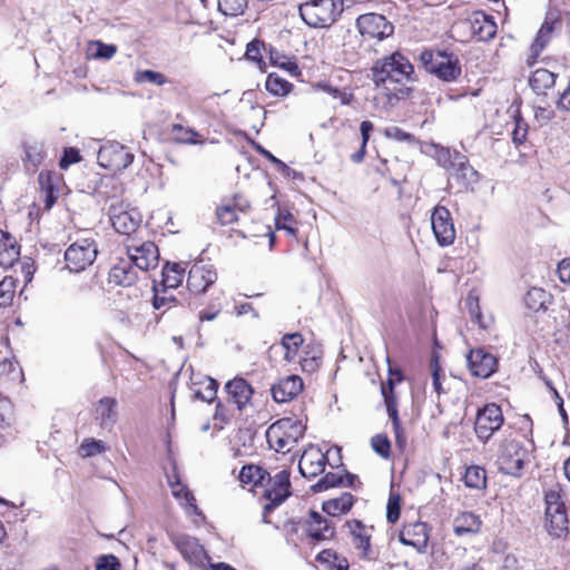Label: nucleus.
<instances>
[{
	"label": "nucleus",
	"instance_id": "18",
	"mask_svg": "<svg viewBox=\"0 0 570 570\" xmlns=\"http://www.w3.org/2000/svg\"><path fill=\"white\" fill-rule=\"evenodd\" d=\"M306 532L314 541L331 540L335 534V525L321 513L311 511L306 522Z\"/></svg>",
	"mask_w": 570,
	"mask_h": 570
},
{
	"label": "nucleus",
	"instance_id": "29",
	"mask_svg": "<svg viewBox=\"0 0 570 570\" xmlns=\"http://www.w3.org/2000/svg\"><path fill=\"white\" fill-rule=\"evenodd\" d=\"M354 504V497L345 492L341 497L327 500L323 503V511L332 517L341 515L350 511Z\"/></svg>",
	"mask_w": 570,
	"mask_h": 570
},
{
	"label": "nucleus",
	"instance_id": "59",
	"mask_svg": "<svg viewBox=\"0 0 570 570\" xmlns=\"http://www.w3.org/2000/svg\"><path fill=\"white\" fill-rule=\"evenodd\" d=\"M38 180H39V184L41 185V188L47 190V199H46L47 207H51V205L55 202V197L52 195L53 188H52V185L50 184V175L40 173Z\"/></svg>",
	"mask_w": 570,
	"mask_h": 570
},
{
	"label": "nucleus",
	"instance_id": "1",
	"mask_svg": "<svg viewBox=\"0 0 570 570\" xmlns=\"http://www.w3.org/2000/svg\"><path fill=\"white\" fill-rule=\"evenodd\" d=\"M372 79L387 104L394 106L411 95L416 76L410 60L396 51L375 61L372 67Z\"/></svg>",
	"mask_w": 570,
	"mask_h": 570
},
{
	"label": "nucleus",
	"instance_id": "51",
	"mask_svg": "<svg viewBox=\"0 0 570 570\" xmlns=\"http://www.w3.org/2000/svg\"><path fill=\"white\" fill-rule=\"evenodd\" d=\"M372 449L382 458L390 456L391 443L386 435L376 434L371 439Z\"/></svg>",
	"mask_w": 570,
	"mask_h": 570
},
{
	"label": "nucleus",
	"instance_id": "12",
	"mask_svg": "<svg viewBox=\"0 0 570 570\" xmlns=\"http://www.w3.org/2000/svg\"><path fill=\"white\" fill-rule=\"evenodd\" d=\"M108 213L112 227L119 234L129 236L141 224L140 213L124 203L111 204Z\"/></svg>",
	"mask_w": 570,
	"mask_h": 570
},
{
	"label": "nucleus",
	"instance_id": "46",
	"mask_svg": "<svg viewBox=\"0 0 570 570\" xmlns=\"http://www.w3.org/2000/svg\"><path fill=\"white\" fill-rule=\"evenodd\" d=\"M135 81L139 82V83L148 81V82L155 83L157 86H164L165 83L168 82V79L161 72L147 69V70H138L135 75Z\"/></svg>",
	"mask_w": 570,
	"mask_h": 570
},
{
	"label": "nucleus",
	"instance_id": "26",
	"mask_svg": "<svg viewBox=\"0 0 570 570\" xmlns=\"http://www.w3.org/2000/svg\"><path fill=\"white\" fill-rule=\"evenodd\" d=\"M451 169L453 175L461 179L463 184L478 181V171L469 164L468 158L459 151H454Z\"/></svg>",
	"mask_w": 570,
	"mask_h": 570
},
{
	"label": "nucleus",
	"instance_id": "47",
	"mask_svg": "<svg viewBox=\"0 0 570 570\" xmlns=\"http://www.w3.org/2000/svg\"><path fill=\"white\" fill-rule=\"evenodd\" d=\"M106 450L105 443L100 440L85 439L79 448L82 458H90L102 453Z\"/></svg>",
	"mask_w": 570,
	"mask_h": 570
},
{
	"label": "nucleus",
	"instance_id": "27",
	"mask_svg": "<svg viewBox=\"0 0 570 570\" xmlns=\"http://www.w3.org/2000/svg\"><path fill=\"white\" fill-rule=\"evenodd\" d=\"M117 401L112 397H102L96 407L97 419L102 428H110L117 420Z\"/></svg>",
	"mask_w": 570,
	"mask_h": 570
},
{
	"label": "nucleus",
	"instance_id": "58",
	"mask_svg": "<svg viewBox=\"0 0 570 570\" xmlns=\"http://www.w3.org/2000/svg\"><path fill=\"white\" fill-rule=\"evenodd\" d=\"M528 132V125L521 118L515 117V126L512 131V139L517 145L522 144L525 140Z\"/></svg>",
	"mask_w": 570,
	"mask_h": 570
},
{
	"label": "nucleus",
	"instance_id": "17",
	"mask_svg": "<svg viewBox=\"0 0 570 570\" xmlns=\"http://www.w3.org/2000/svg\"><path fill=\"white\" fill-rule=\"evenodd\" d=\"M175 546L188 563L204 566L207 554L197 539L185 534L179 535L175 540Z\"/></svg>",
	"mask_w": 570,
	"mask_h": 570
},
{
	"label": "nucleus",
	"instance_id": "10",
	"mask_svg": "<svg viewBox=\"0 0 570 570\" xmlns=\"http://www.w3.org/2000/svg\"><path fill=\"white\" fill-rule=\"evenodd\" d=\"M97 159L101 167L112 171H120L132 163L134 155L124 145L117 141H109L100 147Z\"/></svg>",
	"mask_w": 570,
	"mask_h": 570
},
{
	"label": "nucleus",
	"instance_id": "50",
	"mask_svg": "<svg viewBox=\"0 0 570 570\" xmlns=\"http://www.w3.org/2000/svg\"><path fill=\"white\" fill-rule=\"evenodd\" d=\"M169 288L163 287L161 291L155 288V295L153 299V306L155 309H160L163 307L170 308L173 303H176V297L168 293Z\"/></svg>",
	"mask_w": 570,
	"mask_h": 570
},
{
	"label": "nucleus",
	"instance_id": "41",
	"mask_svg": "<svg viewBox=\"0 0 570 570\" xmlns=\"http://www.w3.org/2000/svg\"><path fill=\"white\" fill-rule=\"evenodd\" d=\"M546 518L567 512L561 494L556 489H550L546 493Z\"/></svg>",
	"mask_w": 570,
	"mask_h": 570
},
{
	"label": "nucleus",
	"instance_id": "34",
	"mask_svg": "<svg viewBox=\"0 0 570 570\" xmlns=\"http://www.w3.org/2000/svg\"><path fill=\"white\" fill-rule=\"evenodd\" d=\"M185 269L178 263H167L163 268V287L176 288L184 279Z\"/></svg>",
	"mask_w": 570,
	"mask_h": 570
},
{
	"label": "nucleus",
	"instance_id": "28",
	"mask_svg": "<svg viewBox=\"0 0 570 570\" xmlns=\"http://www.w3.org/2000/svg\"><path fill=\"white\" fill-rule=\"evenodd\" d=\"M552 296L541 287H531L524 296L525 306L532 312L546 311Z\"/></svg>",
	"mask_w": 570,
	"mask_h": 570
},
{
	"label": "nucleus",
	"instance_id": "6",
	"mask_svg": "<svg viewBox=\"0 0 570 570\" xmlns=\"http://www.w3.org/2000/svg\"><path fill=\"white\" fill-rule=\"evenodd\" d=\"M97 254L98 248L94 238H78L65 252L66 267L73 273L82 272L92 265Z\"/></svg>",
	"mask_w": 570,
	"mask_h": 570
},
{
	"label": "nucleus",
	"instance_id": "55",
	"mask_svg": "<svg viewBox=\"0 0 570 570\" xmlns=\"http://www.w3.org/2000/svg\"><path fill=\"white\" fill-rule=\"evenodd\" d=\"M381 393L384 399L386 410L391 409V406H396V397L394 394V381L392 379H389L386 384L382 385Z\"/></svg>",
	"mask_w": 570,
	"mask_h": 570
},
{
	"label": "nucleus",
	"instance_id": "44",
	"mask_svg": "<svg viewBox=\"0 0 570 570\" xmlns=\"http://www.w3.org/2000/svg\"><path fill=\"white\" fill-rule=\"evenodd\" d=\"M344 484V478L341 473L328 472L322 479H320L315 484L311 487V490L314 493L326 491L331 488L338 487Z\"/></svg>",
	"mask_w": 570,
	"mask_h": 570
},
{
	"label": "nucleus",
	"instance_id": "25",
	"mask_svg": "<svg viewBox=\"0 0 570 570\" xmlns=\"http://www.w3.org/2000/svg\"><path fill=\"white\" fill-rule=\"evenodd\" d=\"M19 256L20 247L16 239L0 229V266L6 269L12 267Z\"/></svg>",
	"mask_w": 570,
	"mask_h": 570
},
{
	"label": "nucleus",
	"instance_id": "5",
	"mask_svg": "<svg viewBox=\"0 0 570 570\" xmlns=\"http://www.w3.org/2000/svg\"><path fill=\"white\" fill-rule=\"evenodd\" d=\"M529 461V451L522 442L504 440L498 452L497 464L500 472L511 476H521L524 464Z\"/></svg>",
	"mask_w": 570,
	"mask_h": 570
},
{
	"label": "nucleus",
	"instance_id": "32",
	"mask_svg": "<svg viewBox=\"0 0 570 570\" xmlns=\"http://www.w3.org/2000/svg\"><path fill=\"white\" fill-rule=\"evenodd\" d=\"M554 20L547 19L541 28L539 29L537 37L531 45V56L537 58L541 51L546 48V46L549 43L553 29H554Z\"/></svg>",
	"mask_w": 570,
	"mask_h": 570
},
{
	"label": "nucleus",
	"instance_id": "48",
	"mask_svg": "<svg viewBox=\"0 0 570 570\" xmlns=\"http://www.w3.org/2000/svg\"><path fill=\"white\" fill-rule=\"evenodd\" d=\"M384 136L389 139H393V140L401 141V142H406L410 145L415 142V137L412 134L403 130L402 128H400L397 126L386 127L384 129Z\"/></svg>",
	"mask_w": 570,
	"mask_h": 570
},
{
	"label": "nucleus",
	"instance_id": "16",
	"mask_svg": "<svg viewBox=\"0 0 570 570\" xmlns=\"http://www.w3.org/2000/svg\"><path fill=\"white\" fill-rule=\"evenodd\" d=\"M217 279V273L210 265L194 264L188 273L187 287L193 294L205 293Z\"/></svg>",
	"mask_w": 570,
	"mask_h": 570
},
{
	"label": "nucleus",
	"instance_id": "40",
	"mask_svg": "<svg viewBox=\"0 0 570 570\" xmlns=\"http://www.w3.org/2000/svg\"><path fill=\"white\" fill-rule=\"evenodd\" d=\"M265 88L274 96H284L291 91L292 83L276 73H269L265 82Z\"/></svg>",
	"mask_w": 570,
	"mask_h": 570
},
{
	"label": "nucleus",
	"instance_id": "15",
	"mask_svg": "<svg viewBox=\"0 0 570 570\" xmlns=\"http://www.w3.org/2000/svg\"><path fill=\"white\" fill-rule=\"evenodd\" d=\"M327 463V456L314 445H309L302 454L298 463L301 474L306 479L320 475Z\"/></svg>",
	"mask_w": 570,
	"mask_h": 570
},
{
	"label": "nucleus",
	"instance_id": "54",
	"mask_svg": "<svg viewBox=\"0 0 570 570\" xmlns=\"http://www.w3.org/2000/svg\"><path fill=\"white\" fill-rule=\"evenodd\" d=\"M174 132H177V140L185 144H197L196 137L199 135L191 129H184L181 125H175L173 128Z\"/></svg>",
	"mask_w": 570,
	"mask_h": 570
},
{
	"label": "nucleus",
	"instance_id": "42",
	"mask_svg": "<svg viewBox=\"0 0 570 570\" xmlns=\"http://www.w3.org/2000/svg\"><path fill=\"white\" fill-rule=\"evenodd\" d=\"M17 287V279L12 276H6L0 282V308L12 304Z\"/></svg>",
	"mask_w": 570,
	"mask_h": 570
},
{
	"label": "nucleus",
	"instance_id": "4",
	"mask_svg": "<svg viewBox=\"0 0 570 570\" xmlns=\"http://www.w3.org/2000/svg\"><path fill=\"white\" fill-rule=\"evenodd\" d=\"M420 61L429 73L445 82L454 81L461 75L459 59L445 52L424 50L420 55Z\"/></svg>",
	"mask_w": 570,
	"mask_h": 570
},
{
	"label": "nucleus",
	"instance_id": "43",
	"mask_svg": "<svg viewBox=\"0 0 570 570\" xmlns=\"http://www.w3.org/2000/svg\"><path fill=\"white\" fill-rule=\"evenodd\" d=\"M267 472L256 465L243 466L239 472V480L245 484L253 483L255 485L263 483Z\"/></svg>",
	"mask_w": 570,
	"mask_h": 570
},
{
	"label": "nucleus",
	"instance_id": "7",
	"mask_svg": "<svg viewBox=\"0 0 570 570\" xmlns=\"http://www.w3.org/2000/svg\"><path fill=\"white\" fill-rule=\"evenodd\" d=\"M289 471L281 470L269 478V485L264 491V498L268 501L263 509V522L269 523L268 514L291 494Z\"/></svg>",
	"mask_w": 570,
	"mask_h": 570
},
{
	"label": "nucleus",
	"instance_id": "35",
	"mask_svg": "<svg viewBox=\"0 0 570 570\" xmlns=\"http://www.w3.org/2000/svg\"><path fill=\"white\" fill-rule=\"evenodd\" d=\"M304 338L301 333L285 334L281 341V347L284 350V358L287 362L295 361Z\"/></svg>",
	"mask_w": 570,
	"mask_h": 570
},
{
	"label": "nucleus",
	"instance_id": "11",
	"mask_svg": "<svg viewBox=\"0 0 570 570\" xmlns=\"http://www.w3.org/2000/svg\"><path fill=\"white\" fill-rule=\"evenodd\" d=\"M502 424L503 414L501 407L494 403H490L478 411L474 431L478 439L485 443Z\"/></svg>",
	"mask_w": 570,
	"mask_h": 570
},
{
	"label": "nucleus",
	"instance_id": "31",
	"mask_svg": "<svg viewBox=\"0 0 570 570\" xmlns=\"http://www.w3.org/2000/svg\"><path fill=\"white\" fill-rule=\"evenodd\" d=\"M481 521L478 515L472 512H463L454 520V531L462 535L465 533H475L480 530Z\"/></svg>",
	"mask_w": 570,
	"mask_h": 570
},
{
	"label": "nucleus",
	"instance_id": "45",
	"mask_svg": "<svg viewBox=\"0 0 570 570\" xmlns=\"http://www.w3.org/2000/svg\"><path fill=\"white\" fill-rule=\"evenodd\" d=\"M218 9L225 16H238L247 7V0H217Z\"/></svg>",
	"mask_w": 570,
	"mask_h": 570
},
{
	"label": "nucleus",
	"instance_id": "8",
	"mask_svg": "<svg viewBox=\"0 0 570 570\" xmlns=\"http://www.w3.org/2000/svg\"><path fill=\"white\" fill-rule=\"evenodd\" d=\"M125 246L129 261L136 268L147 272L158 266L159 252L155 243L128 238Z\"/></svg>",
	"mask_w": 570,
	"mask_h": 570
},
{
	"label": "nucleus",
	"instance_id": "37",
	"mask_svg": "<svg viewBox=\"0 0 570 570\" xmlns=\"http://www.w3.org/2000/svg\"><path fill=\"white\" fill-rule=\"evenodd\" d=\"M24 158L23 161L31 164L33 167H38L45 159L43 145L39 141H26L23 144Z\"/></svg>",
	"mask_w": 570,
	"mask_h": 570
},
{
	"label": "nucleus",
	"instance_id": "52",
	"mask_svg": "<svg viewBox=\"0 0 570 570\" xmlns=\"http://www.w3.org/2000/svg\"><path fill=\"white\" fill-rule=\"evenodd\" d=\"M12 423L11 402L0 394V426L9 428Z\"/></svg>",
	"mask_w": 570,
	"mask_h": 570
},
{
	"label": "nucleus",
	"instance_id": "62",
	"mask_svg": "<svg viewBox=\"0 0 570 570\" xmlns=\"http://www.w3.org/2000/svg\"><path fill=\"white\" fill-rule=\"evenodd\" d=\"M80 160V156L77 149L69 148L63 153L62 158L60 159V167L66 169L69 165L78 163Z\"/></svg>",
	"mask_w": 570,
	"mask_h": 570
},
{
	"label": "nucleus",
	"instance_id": "57",
	"mask_svg": "<svg viewBox=\"0 0 570 570\" xmlns=\"http://www.w3.org/2000/svg\"><path fill=\"white\" fill-rule=\"evenodd\" d=\"M432 370V385L433 390L438 395L445 393V390L442 386V376H441V367L436 360L431 363Z\"/></svg>",
	"mask_w": 570,
	"mask_h": 570
},
{
	"label": "nucleus",
	"instance_id": "61",
	"mask_svg": "<svg viewBox=\"0 0 570 570\" xmlns=\"http://www.w3.org/2000/svg\"><path fill=\"white\" fill-rule=\"evenodd\" d=\"M97 51L95 53L96 58L102 59H111L117 52V47L114 45H106L100 41H97Z\"/></svg>",
	"mask_w": 570,
	"mask_h": 570
},
{
	"label": "nucleus",
	"instance_id": "22",
	"mask_svg": "<svg viewBox=\"0 0 570 570\" xmlns=\"http://www.w3.org/2000/svg\"><path fill=\"white\" fill-rule=\"evenodd\" d=\"M228 401L234 403L238 410H243L253 395L252 386L242 377H235L225 385Z\"/></svg>",
	"mask_w": 570,
	"mask_h": 570
},
{
	"label": "nucleus",
	"instance_id": "19",
	"mask_svg": "<svg viewBox=\"0 0 570 570\" xmlns=\"http://www.w3.org/2000/svg\"><path fill=\"white\" fill-rule=\"evenodd\" d=\"M303 390V380L298 375H289L281 379L272 385V395L275 402H288L298 395Z\"/></svg>",
	"mask_w": 570,
	"mask_h": 570
},
{
	"label": "nucleus",
	"instance_id": "14",
	"mask_svg": "<svg viewBox=\"0 0 570 570\" xmlns=\"http://www.w3.org/2000/svg\"><path fill=\"white\" fill-rule=\"evenodd\" d=\"M466 362L471 374L480 379L490 377L498 365L495 356L483 348L471 350L466 356Z\"/></svg>",
	"mask_w": 570,
	"mask_h": 570
},
{
	"label": "nucleus",
	"instance_id": "20",
	"mask_svg": "<svg viewBox=\"0 0 570 570\" xmlns=\"http://www.w3.org/2000/svg\"><path fill=\"white\" fill-rule=\"evenodd\" d=\"M399 539L404 546H410L417 551H423L428 547L429 541L426 523L415 522L404 525Z\"/></svg>",
	"mask_w": 570,
	"mask_h": 570
},
{
	"label": "nucleus",
	"instance_id": "24",
	"mask_svg": "<svg viewBox=\"0 0 570 570\" xmlns=\"http://www.w3.org/2000/svg\"><path fill=\"white\" fill-rule=\"evenodd\" d=\"M470 30L479 41H488L495 36L497 24L492 17L476 12L470 20Z\"/></svg>",
	"mask_w": 570,
	"mask_h": 570
},
{
	"label": "nucleus",
	"instance_id": "60",
	"mask_svg": "<svg viewBox=\"0 0 570 570\" xmlns=\"http://www.w3.org/2000/svg\"><path fill=\"white\" fill-rule=\"evenodd\" d=\"M264 43L259 40H253L247 45L246 48V57L248 60H253L256 62H262L263 57L261 55V47H263Z\"/></svg>",
	"mask_w": 570,
	"mask_h": 570
},
{
	"label": "nucleus",
	"instance_id": "49",
	"mask_svg": "<svg viewBox=\"0 0 570 570\" xmlns=\"http://www.w3.org/2000/svg\"><path fill=\"white\" fill-rule=\"evenodd\" d=\"M216 216L222 225H230L238 219L237 212L227 202L217 208Z\"/></svg>",
	"mask_w": 570,
	"mask_h": 570
},
{
	"label": "nucleus",
	"instance_id": "39",
	"mask_svg": "<svg viewBox=\"0 0 570 570\" xmlns=\"http://www.w3.org/2000/svg\"><path fill=\"white\" fill-rule=\"evenodd\" d=\"M463 480L468 488L482 489L487 483L485 470L476 465L469 466Z\"/></svg>",
	"mask_w": 570,
	"mask_h": 570
},
{
	"label": "nucleus",
	"instance_id": "36",
	"mask_svg": "<svg viewBox=\"0 0 570 570\" xmlns=\"http://www.w3.org/2000/svg\"><path fill=\"white\" fill-rule=\"evenodd\" d=\"M203 386V387H194L193 389V392H194V396L196 399H199L204 402H213L216 397V394H217V390H218V383L216 380L209 377V376H206L204 377L203 381H200L199 383H194V386Z\"/></svg>",
	"mask_w": 570,
	"mask_h": 570
},
{
	"label": "nucleus",
	"instance_id": "64",
	"mask_svg": "<svg viewBox=\"0 0 570 570\" xmlns=\"http://www.w3.org/2000/svg\"><path fill=\"white\" fill-rule=\"evenodd\" d=\"M559 278L562 283H570V258H566L558 264Z\"/></svg>",
	"mask_w": 570,
	"mask_h": 570
},
{
	"label": "nucleus",
	"instance_id": "38",
	"mask_svg": "<svg viewBox=\"0 0 570 570\" xmlns=\"http://www.w3.org/2000/svg\"><path fill=\"white\" fill-rule=\"evenodd\" d=\"M546 527L550 535L561 538L568 531L567 512L546 518Z\"/></svg>",
	"mask_w": 570,
	"mask_h": 570
},
{
	"label": "nucleus",
	"instance_id": "53",
	"mask_svg": "<svg viewBox=\"0 0 570 570\" xmlns=\"http://www.w3.org/2000/svg\"><path fill=\"white\" fill-rule=\"evenodd\" d=\"M96 570H120V562L114 554H106L98 558Z\"/></svg>",
	"mask_w": 570,
	"mask_h": 570
},
{
	"label": "nucleus",
	"instance_id": "21",
	"mask_svg": "<svg viewBox=\"0 0 570 570\" xmlns=\"http://www.w3.org/2000/svg\"><path fill=\"white\" fill-rule=\"evenodd\" d=\"M138 274L129 259H120L115 264L108 275L109 284L128 287L137 282Z\"/></svg>",
	"mask_w": 570,
	"mask_h": 570
},
{
	"label": "nucleus",
	"instance_id": "3",
	"mask_svg": "<svg viewBox=\"0 0 570 570\" xmlns=\"http://www.w3.org/2000/svg\"><path fill=\"white\" fill-rule=\"evenodd\" d=\"M341 0H309L298 7L299 16L311 27L331 26L342 12Z\"/></svg>",
	"mask_w": 570,
	"mask_h": 570
},
{
	"label": "nucleus",
	"instance_id": "23",
	"mask_svg": "<svg viewBox=\"0 0 570 570\" xmlns=\"http://www.w3.org/2000/svg\"><path fill=\"white\" fill-rule=\"evenodd\" d=\"M346 527L353 537L354 547L361 551V557L372 559L370 529L358 520L347 521Z\"/></svg>",
	"mask_w": 570,
	"mask_h": 570
},
{
	"label": "nucleus",
	"instance_id": "56",
	"mask_svg": "<svg viewBox=\"0 0 570 570\" xmlns=\"http://www.w3.org/2000/svg\"><path fill=\"white\" fill-rule=\"evenodd\" d=\"M400 498L391 495L387 501L386 519L390 523H395L400 518Z\"/></svg>",
	"mask_w": 570,
	"mask_h": 570
},
{
	"label": "nucleus",
	"instance_id": "13",
	"mask_svg": "<svg viewBox=\"0 0 570 570\" xmlns=\"http://www.w3.org/2000/svg\"><path fill=\"white\" fill-rule=\"evenodd\" d=\"M431 224L434 236L441 246L453 244L455 229L448 208L443 206L435 207L431 216Z\"/></svg>",
	"mask_w": 570,
	"mask_h": 570
},
{
	"label": "nucleus",
	"instance_id": "63",
	"mask_svg": "<svg viewBox=\"0 0 570 570\" xmlns=\"http://www.w3.org/2000/svg\"><path fill=\"white\" fill-rule=\"evenodd\" d=\"M557 107L563 111H570V78L567 87L560 94L559 99L557 101Z\"/></svg>",
	"mask_w": 570,
	"mask_h": 570
},
{
	"label": "nucleus",
	"instance_id": "30",
	"mask_svg": "<svg viewBox=\"0 0 570 570\" xmlns=\"http://www.w3.org/2000/svg\"><path fill=\"white\" fill-rule=\"evenodd\" d=\"M556 73L548 69H537L530 77L529 83L533 91L542 94L556 83Z\"/></svg>",
	"mask_w": 570,
	"mask_h": 570
},
{
	"label": "nucleus",
	"instance_id": "9",
	"mask_svg": "<svg viewBox=\"0 0 570 570\" xmlns=\"http://www.w3.org/2000/svg\"><path fill=\"white\" fill-rule=\"evenodd\" d=\"M356 27L365 40H383L394 32V26L379 13L361 14L356 19Z\"/></svg>",
	"mask_w": 570,
	"mask_h": 570
},
{
	"label": "nucleus",
	"instance_id": "33",
	"mask_svg": "<svg viewBox=\"0 0 570 570\" xmlns=\"http://www.w3.org/2000/svg\"><path fill=\"white\" fill-rule=\"evenodd\" d=\"M169 485L171 488L173 495L179 501H185L181 503L184 507L189 508L195 514H199L194 494L186 485L180 483L178 478H176L175 481L169 480Z\"/></svg>",
	"mask_w": 570,
	"mask_h": 570
},
{
	"label": "nucleus",
	"instance_id": "2",
	"mask_svg": "<svg viewBox=\"0 0 570 570\" xmlns=\"http://www.w3.org/2000/svg\"><path fill=\"white\" fill-rule=\"evenodd\" d=\"M306 426L295 417H283L266 431V439L276 452L286 453L303 438Z\"/></svg>",
	"mask_w": 570,
	"mask_h": 570
}]
</instances>
